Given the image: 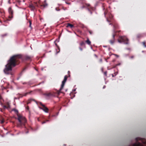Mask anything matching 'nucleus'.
Listing matches in <instances>:
<instances>
[{"mask_svg": "<svg viewBox=\"0 0 146 146\" xmlns=\"http://www.w3.org/2000/svg\"><path fill=\"white\" fill-rule=\"evenodd\" d=\"M14 110L16 113L17 115V119L19 121L17 124V127L20 128H25V133H28L29 131L27 127V124L26 118L19 113L17 110L15 109Z\"/></svg>", "mask_w": 146, "mask_h": 146, "instance_id": "f257e3e1", "label": "nucleus"}, {"mask_svg": "<svg viewBox=\"0 0 146 146\" xmlns=\"http://www.w3.org/2000/svg\"><path fill=\"white\" fill-rule=\"evenodd\" d=\"M32 56L28 55H25L23 56V58L26 60H29L32 58ZM23 56L21 54H17L13 55L11 57L10 59L8 61L7 64H16L17 60L18 59L22 58Z\"/></svg>", "mask_w": 146, "mask_h": 146, "instance_id": "f03ea898", "label": "nucleus"}, {"mask_svg": "<svg viewBox=\"0 0 146 146\" xmlns=\"http://www.w3.org/2000/svg\"><path fill=\"white\" fill-rule=\"evenodd\" d=\"M16 64H6L4 70V73L7 74H11L12 68L16 66Z\"/></svg>", "mask_w": 146, "mask_h": 146, "instance_id": "7ed1b4c3", "label": "nucleus"}, {"mask_svg": "<svg viewBox=\"0 0 146 146\" xmlns=\"http://www.w3.org/2000/svg\"><path fill=\"white\" fill-rule=\"evenodd\" d=\"M119 38L121 40V41H120L118 40V42L119 43H121V42H124L125 44H129V42H128V39L125 36H121L119 37Z\"/></svg>", "mask_w": 146, "mask_h": 146, "instance_id": "20e7f679", "label": "nucleus"}, {"mask_svg": "<svg viewBox=\"0 0 146 146\" xmlns=\"http://www.w3.org/2000/svg\"><path fill=\"white\" fill-rule=\"evenodd\" d=\"M39 104L42 107V108L39 107L40 109L43 110L44 112L46 113H48L49 109L47 108L44 105L42 104V103L41 102L39 103Z\"/></svg>", "mask_w": 146, "mask_h": 146, "instance_id": "39448f33", "label": "nucleus"}, {"mask_svg": "<svg viewBox=\"0 0 146 146\" xmlns=\"http://www.w3.org/2000/svg\"><path fill=\"white\" fill-rule=\"evenodd\" d=\"M66 82V80H63V81H62V84H61V87L60 88L59 90L57 91V94H59L61 92L60 91L63 88L64 86V85L65 83Z\"/></svg>", "mask_w": 146, "mask_h": 146, "instance_id": "423d86ee", "label": "nucleus"}, {"mask_svg": "<svg viewBox=\"0 0 146 146\" xmlns=\"http://www.w3.org/2000/svg\"><path fill=\"white\" fill-rule=\"evenodd\" d=\"M8 11L11 16H9L10 18H12L13 17V11L11 7H9L8 9Z\"/></svg>", "mask_w": 146, "mask_h": 146, "instance_id": "0eeeda50", "label": "nucleus"}, {"mask_svg": "<svg viewBox=\"0 0 146 146\" xmlns=\"http://www.w3.org/2000/svg\"><path fill=\"white\" fill-rule=\"evenodd\" d=\"M10 103L7 102L6 103V105H3V107L4 109L5 108L9 109L10 108Z\"/></svg>", "mask_w": 146, "mask_h": 146, "instance_id": "6e6552de", "label": "nucleus"}, {"mask_svg": "<svg viewBox=\"0 0 146 146\" xmlns=\"http://www.w3.org/2000/svg\"><path fill=\"white\" fill-rule=\"evenodd\" d=\"M113 39L110 40V42L111 44H113L115 42V35H113Z\"/></svg>", "mask_w": 146, "mask_h": 146, "instance_id": "1a4fd4ad", "label": "nucleus"}, {"mask_svg": "<svg viewBox=\"0 0 146 146\" xmlns=\"http://www.w3.org/2000/svg\"><path fill=\"white\" fill-rule=\"evenodd\" d=\"M47 5H48V4L46 3V0H45L44 1V4L43 5H41V6L42 7L43 6V7L44 8H45V7H46L47 6Z\"/></svg>", "mask_w": 146, "mask_h": 146, "instance_id": "9d476101", "label": "nucleus"}, {"mask_svg": "<svg viewBox=\"0 0 146 146\" xmlns=\"http://www.w3.org/2000/svg\"><path fill=\"white\" fill-rule=\"evenodd\" d=\"M29 8H30L32 10L34 11L35 9V7H34V6L32 5H30L29 6Z\"/></svg>", "mask_w": 146, "mask_h": 146, "instance_id": "9b49d317", "label": "nucleus"}, {"mask_svg": "<svg viewBox=\"0 0 146 146\" xmlns=\"http://www.w3.org/2000/svg\"><path fill=\"white\" fill-rule=\"evenodd\" d=\"M46 95L48 96H54V94L52 93H49L46 94Z\"/></svg>", "mask_w": 146, "mask_h": 146, "instance_id": "f8f14e48", "label": "nucleus"}, {"mask_svg": "<svg viewBox=\"0 0 146 146\" xmlns=\"http://www.w3.org/2000/svg\"><path fill=\"white\" fill-rule=\"evenodd\" d=\"M70 27L71 28H72L74 27V25H73L69 23H68L67 24V25L66 27Z\"/></svg>", "mask_w": 146, "mask_h": 146, "instance_id": "ddd939ff", "label": "nucleus"}, {"mask_svg": "<svg viewBox=\"0 0 146 146\" xmlns=\"http://www.w3.org/2000/svg\"><path fill=\"white\" fill-rule=\"evenodd\" d=\"M86 42L88 45H90L91 44V42L88 38L87 40L86 41Z\"/></svg>", "mask_w": 146, "mask_h": 146, "instance_id": "4468645a", "label": "nucleus"}, {"mask_svg": "<svg viewBox=\"0 0 146 146\" xmlns=\"http://www.w3.org/2000/svg\"><path fill=\"white\" fill-rule=\"evenodd\" d=\"M2 98L1 96V95H0V102L1 103V104L2 105H3V104L2 103Z\"/></svg>", "mask_w": 146, "mask_h": 146, "instance_id": "2eb2a0df", "label": "nucleus"}, {"mask_svg": "<svg viewBox=\"0 0 146 146\" xmlns=\"http://www.w3.org/2000/svg\"><path fill=\"white\" fill-rule=\"evenodd\" d=\"M31 100H32L34 101H35V100L34 99H31V100H29L27 102V104H29L30 103Z\"/></svg>", "mask_w": 146, "mask_h": 146, "instance_id": "dca6fc26", "label": "nucleus"}, {"mask_svg": "<svg viewBox=\"0 0 146 146\" xmlns=\"http://www.w3.org/2000/svg\"><path fill=\"white\" fill-rule=\"evenodd\" d=\"M67 78H68V77L67 76H65L64 80L66 81Z\"/></svg>", "mask_w": 146, "mask_h": 146, "instance_id": "f3484780", "label": "nucleus"}, {"mask_svg": "<svg viewBox=\"0 0 146 146\" xmlns=\"http://www.w3.org/2000/svg\"><path fill=\"white\" fill-rule=\"evenodd\" d=\"M139 144H140V143H139V144H137L136 143H135L133 144V146H139Z\"/></svg>", "mask_w": 146, "mask_h": 146, "instance_id": "a211bd4d", "label": "nucleus"}, {"mask_svg": "<svg viewBox=\"0 0 146 146\" xmlns=\"http://www.w3.org/2000/svg\"><path fill=\"white\" fill-rule=\"evenodd\" d=\"M48 121H49L48 120H46L45 121H43L42 122V124H43L46 123V122Z\"/></svg>", "mask_w": 146, "mask_h": 146, "instance_id": "6ab92c4d", "label": "nucleus"}, {"mask_svg": "<svg viewBox=\"0 0 146 146\" xmlns=\"http://www.w3.org/2000/svg\"><path fill=\"white\" fill-rule=\"evenodd\" d=\"M104 74L105 76H107V72L106 71L104 72Z\"/></svg>", "mask_w": 146, "mask_h": 146, "instance_id": "aec40b11", "label": "nucleus"}, {"mask_svg": "<svg viewBox=\"0 0 146 146\" xmlns=\"http://www.w3.org/2000/svg\"><path fill=\"white\" fill-rule=\"evenodd\" d=\"M142 44L144 45V46H145V47H146V45L145 44V42H142Z\"/></svg>", "mask_w": 146, "mask_h": 146, "instance_id": "412c9836", "label": "nucleus"}, {"mask_svg": "<svg viewBox=\"0 0 146 146\" xmlns=\"http://www.w3.org/2000/svg\"><path fill=\"white\" fill-rule=\"evenodd\" d=\"M1 123H4V119H2L1 120Z\"/></svg>", "mask_w": 146, "mask_h": 146, "instance_id": "4be33fe9", "label": "nucleus"}, {"mask_svg": "<svg viewBox=\"0 0 146 146\" xmlns=\"http://www.w3.org/2000/svg\"><path fill=\"white\" fill-rule=\"evenodd\" d=\"M86 5L87 7H89L90 6V4L88 3H86Z\"/></svg>", "mask_w": 146, "mask_h": 146, "instance_id": "5701e85b", "label": "nucleus"}, {"mask_svg": "<svg viewBox=\"0 0 146 146\" xmlns=\"http://www.w3.org/2000/svg\"><path fill=\"white\" fill-rule=\"evenodd\" d=\"M84 44V42H82L80 43V45L81 46H82Z\"/></svg>", "mask_w": 146, "mask_h": 146, "instance_id": "b1692460", "label": "nucleus"}, {"mask_svg": "<svg viewBox=\"0 0 146 146\" xmlns=\"http://www.w3.org/2000/svg\"><path fill=\"white\" fill-rule=\"evenodd\" d=\"M141 35H140V34H139V35H138L137 36V37L138 38H139V37H141Z\"/></svg>", "mask_w": 146, "mask_h": 146, "instance_id": "393cba45", "label": "nucleus"}, {"mask_svg": "<svg viewBox=\"0 0 146 146\" xmlns=\"http://www.w3.org/2000/svg\"><path fill=\"white\" fill-rule=\"evenodd\" d=\"M89 32L90 34H92L93 33L92 31H89Z\"/></svg>", "mask_w": 146, "mask_h": 146, "instance_id": "a878e982", "label": "nucleus"}, {"mask_svg": "<svg viewBox=\"0 0 146 146\" xmlns=\"http://www.w3.org/2000/svg\"><path fill=\"white\" fill-rule=\"evenodd\" d=\"M134 57V56H131L130 57H129V58H131V59H132V58H133Z\"/></svg>", "mask_w": 146, "mask_h": 146, "instance_id": "bb28decb", "label": "nucleus"}, {"mask_svg": "<svg viewBox=\"0 0 146 146\" xmlns=\"http://www.w3.org/2000/svg\"><path fill=\"white\" fill-rule=\"evenodd\" d=\"M27 68V66H26V67H25L23 69V71H24L26 68Z\"/></svg>", "mask_w": 146, "mask_h": 146, "instance_id": "cd10ccee", "label": "nucleus"}, {"mask_svg": "<svg viewBox=\"0 0 146 146\" xmlns=\"http://www.w3.org/2000/svg\"><path fill=\"white\" fill-rule=\"evenodd\" d=\"M85 7V6H82L80 8L81 9H83Z\"/></svg>", "mask_w": 146, "mask_h": 146, "instance_id": "c85d7f7f", "label": "nucleus"}, {"mask_svg": "<svg viewBox=\"0 0 146 146\" xmlns=\"http://www.w3.org/2000/svg\"><path fill=\"white\" fill-rule=\"evenodd\" d=\"M65 3L66 4H68L69 5H70V3H68L67 2H66L65 1Z\"/></svg>", "mask_w": 146, "mask_h": 146, "instance_id": "c756f323", "label": "nucleus"}, {"mask_svg": "<svg viewBox=\"0 0 146 146\" xmlns=\"http://www.w3.org/2000/svg\"><path fill=\"white\" fill-rule=\"evenodd\" d=\"M114 55L115 56H116L117 57H119V56L117 54H114Z\"/></svg>", "mask_w": 146, "mask_h": 146, "instance_id": "7c9ffc66", "label": "nucleus"}, {"mask_svg": "<svg viewBox=\"0 0 146 146\" xmlns=\"http://www.w3.org/2000/svg\"><path fill=\"white\" fill-rule=\"evenodd\" d=\"M87 9L89 11H90V13H91V14L92 13V12L90 11V10L88 8H87Z\"/></svg>", "mask_w": 146, "mask_h": 146, "instance_id": "2f4dec72", "label": "nucleus"}, {"mask_svg": "<svg viewBox=\"0 0 146 146\" xmlns=\"http://www.w3.org/2000/svg\"><path fill=\"white\" fill-rule=\"evenodd\" d=\"M55 10L56 11H60V9H57L56 8L55 9Z\"/></svg>", "mask_w": 146, "mask_h": 146, "instance_id": "473e14b6", "label": "nucleus"}, {"mask_svg": "<svg viewBox=\"0 0 146 146\" xmlns=\"http://www.w3.org/2000/svg\"><path fill=\"white\" fill-rule=\"evenodd\" d=\"M28 94V93H26L24 95V96H26L27 94Z\"/></svg>", "mask_w": 146, "mask_h": 146, "instance_id": "72a5a7b5", "label": "nucleus"}, {"mask_svg": "<svg viewBox=\"0 0 146 146\" xmlns=\"http://www.w3.org/2000/svg\"><path fill=\"white\" fill-rule=\"evenodd\" d=\"M94 56H95V57H96V58H97V57H98V56H97V55L96 54H94Z\"/></svg>", "mask_w": 146, "mask_h": 146, "instance_id": "f704fd0d", "label": "nucleus"}, {"mask_svg": "<svg viewBox=\"0 0 146 146\" xmlns=\"http://www.w3.org/2000/svg\"><path fill=\"white\" fill-rule=\"evenodd\" d=\"M79 49L81 51H82V48H79Z\"/></svg>", "mask_w": 146, "mask_h": 146, "instance_id": "c9c22d12", "label": "nucleus"}, {"mask_svg": "<svg viewBox=\"0 0 146 146\" xmlns=\"http://www.w3.org/2000/svg\"><path fill=\"white\" fill-rule=\"evenodd\" d=\"M29 23H30V27L31 26V21L29 22Z\"/></svg>", "mask_w": 146, "mask_h": 146, "instance_id": "e433bc0d", "label": "nucleus"}, {"mask_svg": "<svg viewBox=\"0 0 146 146\" xmlns=\"http://www.w3.org/2000/svg\"><path fill=\"white\" fill-rule=\"evenodd\" d=\"M126 49L128 50H130V49L129 48H127Z\"/></svg>", "mask_w": 146, "mask_h": 146, "instance_id": "4c0bfd02", "label": "nucleus"}, {"mask_svg": "<svg viewBox=\"0 0 146 146\" xmlns=\"http://www.w3.org/2000/svg\"><path fill=\"white\" fill-rule=\"evenodd\" d=\"M20 95L21 96H20V97H22L23 96L21 94H20Z\"/></svg>", "mask_w": 146, "mask_h": 146, "instance_id": "58836bf2", "label": "nucleus"}, {"mask_svg": "<svg viewBox=\"0 0 146 146\" xmlns=\"http://www.w3.org/2000/svg\"><path fill=\"white\" fill-rule=\"evenodd\" d=\"M101 70L102 72H103V68H102Z\"/></svg>", "mask_w": 146, "mask_h": 146, "instance_id": "ea45409f", "label": "nucleus"}, {"mask_svg": "<svg viewBox=\"0 0 146 146\" xmlns=\"http://www.w3.org/2000/svg\"><path fill=\"white\" fill-rule=\"evenodd\" d=\"M27 109L28 110H29V106H27Z\"/></svg>", "mask_w": 146, "mask_h": 146, "instance_id": "a19ab883", "label": "nucleus"}, {"mask_svg": "<svg viewBox=\"0 0 146 146\" xmlns=\"http://www.w3.org/2000/svg\"><path fill=\"white\" fill-rule=\"evenodd\" d=\"M112 75L113 77L114 76L113 75V74H112Z\"/></svg>", "mask_w": 146, "mask_h": 146, "instance_id": "79ce46f5", "label": "nucleus"}, {"mask_svg": "<svg viewBox=\"0 0 146 146\" xmlns=\"http://www.w3.org/2000/svg\"><path fill=\"white\" fill-rule=\"evenodd\" d=\"M136 141H138L137 138H136Z\"/></svg>", "mask_w": 146, "mask_h": 146, "instance_id": "37998d69", "label": "nucleus"}, {"mask_svg": "<svg viewBox=\"0 0 146 146\" xmlns=\"http://www.w3.org/2000/svg\"><path fill=\"white\" fill-rule=\"evenodd\" d=\"M38 121H39V118H38Z\"/></svg>", "mask_w": 146, "mask_h": 146, "instance_id": "c03bdc74", "label": "nucleus"}, {"mask_svg": "<svg viewBox=\"0 0 146 146\" xmlns=\"http://www.w3.org/2000/svg\"><path fill=\"white\" fill-rule=\"evenodd\" d=\"M107 21L108 22H109V21L107 19Z\"/></svg>", "mask_w": 146, "mask_h": 146, "instance_id": "a18cd8bd", "label": "nucleus"}, {"mask_svg": "<svg viewBox=\"0 0 146 146\" xmlns=\"http://www.w3.org/2000/svg\"><path fill=\"white\" fill-rule=\"evenodd\" d=\"M104 15H105H105H106V14H105V13H104Z\"/></svg>", "mask_w": 146, "mask_h": 146, "instance_id": "49530a36", "label": "nucleus"}, {"mask_svg": "<svg viewBox=\"0 0 146 146\" xmlns=\"http://www.w3.org/2000/svg\"><path fill=\"white\" fill-rule=\"evenodd\" d=\"M19 78H18V79H17V80H19Z\"/></svg>", "mask_w": 146, "mask_h": 146, "instance_id": "de8ad7c7", "label": "nucleus"}, {"mask_svg": "<svg viewBox=\"0 0 146 146\" xmlns=\"http://www.w3.org/2000/svg\"><path fill=\"white\" fill-rule=\"evenodd\" d=\"M105 86L104 87H103V88H105Z\"/></svg>", "mask_w": 146, "mask_h": 146, "instance_id": "09e8293b", "label": "nucleus"}, {"mask_svg": "<svg viewBox=\"0 0 146 146\" xmlns=\"http://www.w3.org/2000/svg\"><path fill=\"white\" fill-rule=\"evenodd\" d=\"M105 86L104 87H103V88H105Z\"/></svg>", "mask_w": 146, "mask_h": 146, "instance_id": "8fccbe9b", "label": "nucleus"}, {"mask_svg": "<svg viewBox=\"0 0 146 146\" xmlns=\"http://www.w3.org/2000/svg\"><path fill=\"white\" fill-rule=\"evenodd\" d=\"M111 23L110 24V25H111Z\"/></svg>", "mask_w": 146, "mask_h": 146, "instance_id": "3c124183", "label": "nucleus"}]
</instances>
